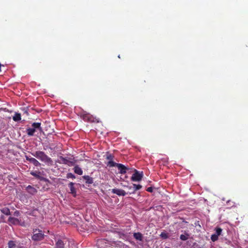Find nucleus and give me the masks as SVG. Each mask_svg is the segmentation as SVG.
<instances>
[{
  "mask_svg": "<svg viewBox=\"0 0 248 248\" xmlns=\"http://www.w3.org/2000/svg\"><path fill=\"white\" fill-rule=\"evenodd\" d=\"M111 166L112 167H117L119 170V173L121 174H125L126 173V171L128 170V168L125 167L122 164L117 163H112Z\"/></svg>",
  "mask_w": 248,
  "mask_h": 248,
  "instance_id": "obj_4",
  "label": "nucleus"
},
{
  "mask_svg": "<svg viewBox=\"0 0 248 248\" xmlns=\"http://www.w3.org/2000/svg\"><path fill=\"white\" fill-rule=\"evenodd\" d=\"M26 159L27 160L29 161L30 162H31V159L33 158V157H31L30 156H28L27 155L25 156Z\"/></svg>",
  "mask_w": 248,
  "mask_h": 248,
  "instance_id": "obj_30",
  "label": "nucleus"
},
{
  "mask_svg": "<svg viewBox=\"0 0 248 248\" xmlns=\"http://www.w3.org/2000/svg\"><path fill=\"white\" fill-rule=\"evenodd\" d=\"M26 190L31 195H34L37 192V190L35 188L30 185L27 186Z\"/></svg>",
  "mask_w": 248,
  "mask_h": 248,
  "instance_id": "obj_12",
  "label": "nucleus"
},
{
  "mask_svg": "<svg viewBox=\"0 0 248 248\" xmlns=\"http://www.w3.org/2000/svg\"><path fill=\"white\" fill-rule=\"evenodd\" d=\"M31 163L33 164L36 167H39L41 166V163L34 158H33L32 159H31Z\"/></svg>",
  "mask_w": 248,
  "mask_h": 248,
  "instance_id": "obj_20",
  "label": "nucleus"
},
{
  "mask_svg": "<svg viewBox=\"0 0 248 248\" xmlns=\"http://www.w3.org/2000/svg\"><path fill=\"white\" fill-rule=\"evenodd\" d=\"M222 231V230L220 228H217L216 229V233L215 234L218 236L221 234Z\"/></svg>",
  "mask_w": 248,
  "mask_h": 248,
  "instance_id": "obj_26",
  "label": "nucleus"
},
{
  "mask_svg": "<svg viewBox=\"0 0 248 248\" xmlns=\"http://www.w3.org/2000/svg\"><path fill=\"white\" fill-rule=\"evenodd\" d=\"M75 183L73 182H70L68 184V186L70 188L69 193L72 194L74 197H76L77 196V191L74 186Z\"/></svg>",
  "mask_w": 248,
  "mask_h": 248,
  "instance_id": "obj_5",
  "label": "nucleus"
},
{
  "mask_svg": "<svg viewBox=\"0 0 248 248\" xmlns=\"http://www.w3.org/2000/svg\"><path fill=\"white\" fill-rule=\"evenodd\" d=\"M82 178L86 181V184L90 185L93 183V178L89 175H84L82 176Z\"/></svg>",
  "mask_w": 248,
  "mask_h": 248,
  "instance_id": "obj_11",
  "label": "nucleus"
},
{
  "mask_svg": "<svg viewBox=\"0 0 248 248\" xmlns=\"http://www.w3.org/2000/svg\"><path fill=\"white\" fill-rule=\"evenodd\" d=\"M133 189H134L133 192H134L135 191H136L138 190H140L142 187V186L141 185H136L135 184H133Z\"/></svg>",
  "mask_w": 248,
  "mask_h": 248,
  "instance_id": "obj_24",
  "label": "nucleus"
},
{
  "mask_svg": "<svg viewBox=\"0 0 248 248\" xmlns=\"http://www.w3.org/2000/svg\"><path fill=\"white\" fill-rule=\"evenodd\" d=\"M27 135L29 136H33L35 132V129L34 128H29L27 129Z\"/></svg>",
  "mask_w": 248,
  "mask_h": 248,
  "instance_id": "obj_19",
  "label": "nucleus"
},
{
  "mask_svg": "<svg viewBox=\"0 0 248 248\" xmlns=\"http://www.w3.org/2000/svg\"><path fill=\"white\" fill-rule=\"evenodd\" d=\"M55 248H64V244L62 240H59L55 245Z\"/></svg>",
  "mask_w": 248,
  "mask_h": 248,
  "instance_id": "obj_16",
  "label": "nucleus"
},
{
  "mask_svg": "<svg viewBox=\"0 0 248 248\" xmlns=\"http://www.w3.org/2000/svg\"><path fill=\"white\" fill-rule=\"evenodd\" d=\"M66 178H72V179H75L76 176L72 173L69 172L67 174Z\"/></svg>",
  "mask_w": 248,
  "mask_h": 248,
  "instance_id": "obj_27",
  "label": "nucleus"
},
{
  "mask_svg": "<svg viewBox=\"0 0 248 248\" xmlns=\"http://www.w3.org/2000/svg\"><path fill=\"white\" fill-rule=\"evenodd\" d=\"M112 192L114 194H116L118 196H125L126 193L125 191L123 189L114 188L112 189Z\"/></svg>",
  "mask_w": 248,
  "mask_h": 248,
  "instance_id": "obj_7",
  "label": "nucleus"
},
{
  "mask_svg": "<svg viewBox=\"0 0 248 248\" xmlns=\"http://www.w3.org/2000/svg\"><path fill=\"white\" fill-rule=\"evenodd\" d=\"M31 126L33 127V128H34L35 129H38L40 131L42 130L40 123H33L32 124Z\"/></svg>",
  "mask_w": 248,
  "mask_h": 248,
  "instance_id": "obj_18",
  "label": "nucleus"
},
{
  "mask_svg": "<svg viewBox=\"0 0 248 248\" xmlns=\"http://www.w3.org/2000/svg\"><path fill=\"white\" fill-rule=\"evenodd\" d=\"M134 173L133 174L131 179L132 181H140L141 180L143 173L142 171H138L137 170H134Z\"/></svg>",
  "mask_w": 248,
  "mask_h": 248,
  "instance_id": "obj_3",
  "label": "nucleus"
},
{
  "mask_svg": "<svg viewBox=\"0 0 248 248\" xmlns=\"http://www.w3.org/2000/svg\"><path fill=\"white\" fill-rule=\"evenodd\" d=\"M1 64L0 63V68H1ZM1 71V69H0V71Z\"/></svg>",
  "mask_w": 248,
  "mask_h": 248,
  "instance_id": "obj_33",
  "label": "nucleus"
},
{
  "mask_svg": "<svg viewBox=\"0 0 248 248\" xmlns=\"http://www.w3.org/2000/svg\"><path fill=\"white\" fill-rule=\"evenodd\" d=\"M8 248H23V247L19 245H17V242L15 241L10 240L8 243Z\"/></svg>",
  "mask_w": 248,
  "mask_h": 248,
  "instance_id": "obj_6",
  "label": "nucleus"
},
{
  "mask_svg": "<svg viewBox=\"0 0 248 248\" xmlns=\"http://www.w3.org/2000/svg\"><path fill=\"white\" fill-rule=\"evenodd\" d=\"M32 155L39 159L42 162L48 164H52V160L44 152L37 151L31 153Z\"/></svg>",
  "mask_w": 248,
  "mask_h": 248,
  "instance_id": "obj_1",
  "label": "nucleus"
},
{
  "mask_svg": "<svg viewBox=\"0 0 248 248\" xmlns=\"http://www.w3.org/2000/svg\"><path fill=\"white\" fill-rule=\"evenodd\" d=\"M146 190L148 191V192H152L153 191V188L152 187H149L147 188Z\"/></svg>",
  "mask_w": 248,
  "mask_h": 248,
  "instance_id": "obj_31",
  "label": "nucleus"
},
{
  "mask_svg": "<svg viewBox=\"0 0 248 248\" xmlns=\"http://www.w3.org/2000/svg\"><path fill=\"white\" fill-rule=\"evenodd\" d=\"M74 172L75 173L78 174V175H82L83 173V171L82 169L78 166L76 165L74 168Z\"/></svg>",
  "mask_w": 248,
  "mask_h": 248,
  "instance_id": "obj_15",
  "label": "nucleus"
},
{
  "mask_svg": "<svg viewBox=\"0 0 248 248\" xmlns=\"http://www.w3.org/2000/svg\"><path fill=\"white\" fill-rule=\"evenodd\" d=\"M160 236L164 239H167L168 238V234L165 232H161Z\"/></svg>",
  "mask_w": 248,
  "mask_h": 248,
  "instance_id": "obj_28",
  "label": "nucleus"
},
{
  "mask_svg": "<svg viewBox=\"0 0 248 248\" xmlns=\"http://www.w3.org/2000/svg\"><path fill=\"white\" fill-rule=\"evenodd\" d=\"M8 221L10 224L13 225H18L20 223V220L18 219L11 217L8 218Z\"/></svg>",
  "mask_w": 248,
  "mask_h": 248,
  "instance_id": "obj_8",
  "label": "nucleus"
},
{
  "mask_svg": "<svg viewBox=\"0 0 248 248\" xmlns=\"http://www.w3.org/2000/svg\"><path fill=\"white\" fill-rule=\"evenodd\" d=\"M1 211L3 214L7 216L10 215L11 214L9 209L7 207L3 208L1 210Z\"/></svg>",
  "mask_w": 248,
  "mask_h": 248,
  "instance_id": "obj_21",
  "label": "nucleus"
},
{
  "mask_svg": "<svg viewBox=\"0 0 248 248\" xmlns=\"http://www.w3.org/2000/svg\"><path fill=\"white\" fill-rule=\"evenodd\" d=\"M106 244L105 239H99L97 241V245L99 247L103 248L106 246L105 244Z\"/></svg>",
  "mask_w": 248,
  "mask_h": 248,
  "instance_id": "obj_14",
  "label": "nucleus"
},
{
  "mask_svg": "<svg viewBox=\"0 0 248 248\" xmlns=\"http://www.w3.org/2000/svg\"><path fill=\"white\" fill-rule=\"evenodd\" d=\"M25 113H26L27 115H29V114H28V113L27 110L25 111Z\"/></svg>",
  "mask_w": 248,
  "mask_h": 248,
  "instance_id": "obj_32",
  "label": "nucleus"
},
{
  "mask_svg": "<svg viewBox=\"0 0 248 248\" xmlns=\"http://www.w3.org/2000/svg\"><path fill=\"white\" fill-rule=\"evenodd\" d=\"M32 233L33 235H32L31 238L34 241H41L44 238L45 235L44 233L42 231L39 229H33Z\"/></svg>",
  "mask_w": 248,
  "mask_h": 248,
  "instance_id": "obj_2",
  "label": "nucleus"
},
{
  "mask_svg": "<svg viewBox=\"0 0 248 248\" xmlns=\"http://www.w3.org/2000/svg\"><path fill=\"white\" fill-rule=\"evenodd\" d=\"M13 215L14 216L18 217L20 215V212L19 211L16 210L15 212H14Z\"/></svg>",
  "mask_w": 248,
  "mask_h": 248,
  "instance_id": "obj_29",
  "label": "nucleus"
},
{
  "mask_svg": "<svg viewBox=\"0 0 248 248\" xmlns=\"http://www.w3.org/2000/svg\"><path fill=\"white\" fill-rule=\"evenodd\" d=\"M114 158V156L111 155V154H108L107 156H106V159L108 160V163H107V166H109L110 167H112V164H111V162L112 163H115L113 161V159Z\"/></svg>",
  "mask_w": 248,
  "mask_h": 248,
  "instance_id": "obj_10",
  "label": "nucleus"
},
{
  "mask_svg": "<svg viewBox=\"0 0 248 248\" xmlns=\"http://www.w3.org/2000/svg\"><path fill=\"white\" fill-rule=\"evenodd\" d=\"M60 159L61 163L62 164L69 165V166H70V165L72 166L74 164V161L69 160L67 159H66L62 156H60Z\"/></svg>",
  "mask_w": 248,
  "mask_h": 248,
  "instance_id": "obj_9",
  "label": "nucleus"
},
{
  "mask_svg": "<svg viewBox=\"0 0 248 248\" xmlns=\"http://www.w3.org/2000/svg\"><path fill=\"white\" fill-rule=\"evenodd\" d=\"M189 236V234L186 233L185 234H181L180 236V238L183 241H186L188 239Z\"/></svg>",
  "mask_w": 248,
  "mask_h": 248,
  "instance_id": "obj_22",
  "label": "nucleus"
},
{
  "mask_svg": "<svg viewBox=\"0 0 248 248\" xmlns=\"http://www.w3.org/2000/svg\"><path fill=\"white\" fill-rule=\"evenodd\" d=\"M134 238L137 240L142 241L143 240V235L140 232H135L133 234Z\"/></svg>",
  "mask_w": 248,
  "mask_h": 248,
  "instance_id": "obj_13",
  "label": "nucleus"
},
{
  "mask_svg": "<svg viewBox=\"0 0 248 248\" xmlns=\"http://www.w3.org/2000/svg\"><path fill=\"white\" fill-rule=\"evenodd\" d=\"M218 239V236L215 234H213L211 236V239L213 242H215Z\"/></svg>",
  "mask_w": 248,
  "mask_h": 248,
  "instance_id": "obj_25",
  "label": "nucleus"
},
{
  "mask_svg": "<svg viewBox=\"0 0 248 248\" xmlns=\"http://www.w3.org/2000/svg\"><path fill=\"white\" fill-rule=\"evenodd\" d=\"M13 119L15 122L20 121L21 119V114L19 113L16 112L14 116L13 117Z\"/></svg>",
  "mask_w": 248,
  "mask_h": 248,
  "instance_id": "obj_17",
  "label": "nucleus"
},
{
  "mask_svg": "<svg viewBox=\"0 0 248 248\" xmlns=\"http://www.w3.org/2000/svg\"><path fill=\"white\" fill-rule=\"evenodd\" d=\"M30 173L31 175L33 176L34 177H35L37 178H39L40 177V171H31V172Z\"/></svg>",
  "mask_w": 248,
  "mask_h": 248,
  "instance_id": "obj_23",
  "label": "nucleus"
}]
</instances>
